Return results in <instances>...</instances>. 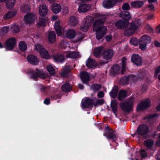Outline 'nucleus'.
Returning a JSON list of instances; mask_svg holds the SVG:
<instances>
[{"label":"nucleus","mask_w":160,"mask_h":160,"mask_svg":"<svg viewBox=\"0 0 160 160\" xmlns=\"http://www.w3.org/2000/svg\"><path fill=\"white\" fill-rule=\"evenodd\" d=\"M102 54L103 58L107 60H110L112 57L113 54V51L111 49L105 50L104 49V51Z\"/></svg>","instance_id":"nucleus-15"},{"label":"nucleus","mask_w":160,"mask_h":160,"mask_svg":"<svg viewBox=\"0 0 160 160\" xmlns=\"http://www.w3.org/2000/svg\"><path fill=\"white\" fill-rule=\"evenodd\" d=\"M30 77L35 80H36L38 77L42 79L47 78L48 75L47 74L44 73L42 70H39L36 69V73L35 72H32L30 73Z\"/></svg>","instance_id":"nucleus-6"},{"label":"nucleus","mask_w":160,"mask_h":160,"mask_svg":"<svg viewBox=\"0 0 160 160\" xmlns=\"http://www.w3.org/2000/svg\"><path fill=\"white\" fill-rule=\"evenodd\" d=\"M122 0H108L105 1L103 2V7L106 8H109L115 6L118 2H121Z\"/></svg>","instance_id":"nucleus-12"},{"label":"nucleus","mask_w":160,"mask_h":160,"mask_svg":"<svg viewBox=\"0 0 160 160\" xmlns=\"http://www.w3.org/2000/svg\"><path fill=\"white\" fill-rule=\"evenodd\" d=\"M104 48L103 47H100L95 48L93 54L94 56L97 58H100L102 53H103Z\"/></svg>","instance_id":"nucleus-23"},{"label":"nucleus","mask_w":160,"mask_h":160,"mask_svg":"<svg viewBox=\"0 0 160 160\" xmlns=\"http://www.w3.org/2000/svg\"><path fill=\"white\" fill-rule=\"evenodd\" d=\"M51 9L54 13H57L60 11L61 8L59 4L54 3L52 5Z\"/></svg>","instance_id":"nucleus-28"},{"label":"nucleus","mask_w":160,"mask_h":160,"mask_svg":"<svg viewBox=\"0 0 160 160\" xmlns=\"http://www.w3.org/2000/svg\"><path fill=\"white\" fill-rule=\"evenodd\" d=\"M104 94L103 92L99 91L97 94V96L98 98H101L104 96Z\"/></svg>","instance_id":"nucleus-58"},{"label":"nucleus","mask_w":160,"mask_h":160,"mask_svg":"<svg viewBox=\"0 0 160 160\" xmlns=\"http://www.w3.org/2000/svg\"><path fill=\"white\" fill-rule=\"evenodd\" d=\"M36 18L35 15L32 14H28L24 17V22L26 24L31 23L33 22Z\"/></svg>","instance_id":"nucleus-14"},{"label":"nucleus","mask_w":160,"mask_h":160,"mask_svg":"<svg viewBox=\"0 0 160 160\" xmlns=\"http://www.w3.org/2000/svg\"><path fill=\"white\" fill-rule=\"evenodd\" d=\"M111 105L113 112L116 115V114L115 113L117 111V101L115 100L112 101L111 102Z\"/></svg>","instance_id":"nucleus-37"},{"label":"nucleus","mask_w":160,"mask_h":160,"mask_svg":"<svg viewBox=\"0 0 160 160\" xmlns=\"http://www.w3.org/2000/svg\"><path fill=\"white\" fill-rule=\"evenodd\" d=\"M46 69L51 75H53L55 73V69L51 65H47Z\"/></svg>","instance_id":"nucleus-42"},{"label":"nucleus","mask_w":160,"mask_h":160,"mask_svg":"<svg viewBox=\"0 0 160 160\" xmlns=\"http://www.w3.org/2000/svg\"><path fill=\"white\" fill-rule=\"evenodd\" d=\"M154 44L157 47H160V43L159 42H158L157 41H155V42H154Z\"/></svg>","instance_id":"nucleus-63"},{"label":"nucleus","mask_w":160,"mask_h":160,"mask_svg":"<svg viewBox=\"0 0 160 160\" xmlns=\"http://www.w3.org/2000/svg\"><path fill=\"white\" fill-rule=\"evenodd\" d=\"M19 48L22 51H25L27 49L26 43L24 42H21L19 44Z\"/></svg>","instance_id":"nucleus-43"},{"label":"nucleus","mask_w":160,"mask_h":160,"mask_svg":"<svg viewBox=\"0 0 160 160\" xmlns=\"http://www.w3.org/2000/svg\"><path fill=\"white\" fill-rule=\"evenodd\" d=\"M92 100L85 98V100L83 99L82 101V108H87L90 105L92 106Z\"/></svg>","instance_id":"nucleus-21"},{"label":"nucleus","mask_w":160,"mask_h":160,"mask_svg":"<svg viewBox=\"0 0 160 160\" xmlns=\"http://www.w3.org/2000/svg\"><path fill=\"white\" fill-rule=\"evenodd\" d=\"M34 50L35 52H39L41 57L46 59H48L50 57V55L48 51L43 48L40 44L35 45Z\"/></svg>","instance_id":"nucleus-5"},{"label":"nucleus","mask_w":160,"mask_h":160,"mask_svg":"<svg viewBox=\"0 0 160 160\" xmlns=\"http://www.w3.org/2000/svg\"><path fill=\"white\" fill-rule=\"evenodd\" d=\"M120 17L123 19V20H128L131 19V17L130 13L128 12H122L120 15Z\"/></svg>","instance_id":"nucleus-27"},{"label":"nucleus","mask_w":160,"mask_h":160,"mask_svg":"<svg viewBox=\"0 0 160 160\" xmlns=\"http://www.w3.org/2000/svg\"><path fill=\"white\" fill-rule=\"evenodd\" d=\"M160 72V65L156 68L155 73V76L156 77L158 74Z\"/></svg>","instance_id":"nucleus-56"},{"label":"nucleus","mask_w":160,"mask_h":160,"mask_svg":"<svg viewBox=\"0 0 160 160\" xmlns=\"http://www.w3.org/2000/svg\"><path fill=\"white\" fill-rule=\"evenodd\" d=\"M80 57L79 53L77 51L68 50L64 52L63 55L55 54L53 56L54 61L55 62H61L65 59V58H77Z\"/></svg>","instance_id":"nucleus-2"},{"label":"nucleus","mask_w":160,"mask_h":160,"mask_svg":"<svg viewBox=\"0 0 160 160\" xmlns=\"http://www.w3.org/2000/svg\"><path fill=\"white\" fill-rule=\"evenodd\" d=\"M129 23V21L127 20H120L117 21L115 23V25L118 29H123L127 27Z\"/></svg>","instance_id":"nucleus-13"},{"label":"nucleus","mask_w":160,"mask_h":160,"mask_svg":"<svg viewBox=\"0 0 160 160\" xmlns=\"http://www.w3.org/2000/svg\"><path fill=\"white\" fill-rule=\"evenodd\" d=\"M106 39L108 42H110L112 39V37L110 35H108L106 37Z\"/></svg>","instance_id":"nucleus-61"},{"label":"nucleus","mask_w":160,"mask_h":160,"mask_svg":"<svg viewBox=\"0 0 160 160\" xmlns=\"http://www.w3.org/2000/svg\"><path fill=\"white\" fill-rule=\"evenodd\" d=\"M118 92V88L117 86H115L110 92V96L113 98H115L117 95Z\"/></svg>","instance_id":"nucleus-32"},{"label":"nucleus","mask_w":160,"mask_h":160,"mask_svg":"<svg viewBox=\"0 0 160 160\" xmlns=\"http://www.w3.org/2000/svg\"><path fill=\"white\" fill-rule=\"evenodd\" d=\"M93 19L92 17L87 16L83 19L80 26V29L84 32H86L92 25Z\"/></svg>","instance_id":"nucleus-4"},{"label":"nucleus","mask_w":160,"mask_h":160,"mask_svg":"<svg viewBox=\"0 0 160 160\" xmlns=\"http://www.w3.org/2000/svg\"><path fill=\"white\" fill-rule=\"evenodd\" d=\"M140 41L143 43L147 44L150 42V37L145 35L142 37L140 39Z\"/></svg>","instance_id":"nucleus-33"},{"label":"nucleus","mask_w":160,"mask_h":160,"mask_svg":"<svg viewBox=\"0 0 160 160\" xmlns=\"http://www.w3.org/2000/svg\"><path fill=\"white\" fill-rule=\"evenodd\" d=\"M126 58L123 57L122 58V69L121 70V73L122 74L123 73L126 68Z\"/></svg>","instance_id":"nucleus-44"},{"label":"nucleus","mask_w":160,"mask_h":160,"mask_svg":"<svg viewBox=\"0 0 160 160\" xmlns=\"http://www.w3.org/2000/svg\"><path fill=\"white\" fill-rule=\"evenodd\" d=\"M96 17L98 19L95 21L93 25V30L96 32V36L97 40L102 39L107 31L105 27L103 26L102 24L105 18V15L97 14Z\"/></svg>","instance_id":"nucleus-1"},{"label":"nucleus","mask_w":160,"mask_h":160,"mask_svg":"<svg viewBox=\"0 0 160 160\" xmlns=\"http://www.w3.org/2000/svg\"><path fill=\"white\" fill-rule=\"evenodd\" d=\"M146 29L149 31L151 32H152V28L151 27L150 25L148 24H147L146 25Z\"/></svg>","instance_id":"nucleus-60"},{"label":"nucleus","mask_w":160,"mask_h":160,"mask_svg":"<svg viewBox=\"0 0 160 160\" xmlns=\"http://www.w3.org/2000/svg\"><path fill=\"white\" fill-rule=\"evenodd\" d=\"M119 70V66L118 65H115L112 68L110 72V73L112 74H115L118 72Z\"/></svg>","instance_id":"nucleus-40"},{"label":"nucleus","mask_w":160,"mask_h":160,"mask_svg":"<svg viewBox=\"0 0 160 160\" xmlns=\"http://www.w3.org/2000/svg\"><path fill=\"white\" fill-rule=\"evenodd\" d=\"M130 42L132 45L134 46H137L138 42V40L135 38H131Z\"/></svg>","instance_id":"nucleus-51"},{"label":"nucleus","mask_w":160,"mask_h":160,"mask_svg":"<svg viewBox=\"0 0 160 160\" xmlns=\"http://www.w3.org/2000/svg\"><path fill=\"white\" fill-rule=\"evenodd\" d=\"M155 31L157 33H160V27L158 26L156 27Z\"/></svg>","instance_id":"nucleus-62"},{"label":"nucleus","mask_w":160,"mask_h":160,"mask_svg":"<svg viewBox=\"0 0 160 160\" xmlns=\"http://www.w3.org/2000/svg\"><path fill=\"white\" fill-rule=\"evenodd\" d=\"M39 13L40 15L42 17L46 16L48 13V9L45 5H40L39 8Z\"/></svg>","instance_id":"nucleus-19"},{"label":"nucleus","mask_w":160,"mask_h":160,"mask_svg":"<svg viewBox=\"0 0 160 160\" xmlns=\"http://www.w3.org/2000/svg\"><path fill=\"white\" fill-rule=\"evenodd\" d=\"M28 61L31 64L36 65L38 62V58L34 55H30L27 57Z\"/></svg>","instance_id":"nucleus-22"},{"label":"nucleus","mask_w":160,"mask_h":160,"mask_svg":"<svg viewBox=\"0 0 160 160\" xmlns=\"http://www.w3.org/2000/svg\"><path fill=\"white\" fill-rule=\"evenodd\" d=\"M101 88V86L99 84H93L91 86V89L94 92L98 91Z\"/></svg>","instance_id":"nucleus-47"},{"label":"nucleus","mask_w":160,"mask_h":160,"mask_svg":"<svg viewBox=\"0 0 160 160\" xmlns=\"http://www.w3.org/2000/svg\"><path fill=\"white\" fill-rule=\"evenodd\" d=\"M86 64L88 68H93L97 65V63L93 59L89 58L86 62Z\"/></svg>","instance_id":"nucleus-24"},{"label":"nucleus","mask_w":160,"mask_h":160,"mask_svg":"<svg viewBox=\"0 0 160 160\" xmlns=\"http://www.w3.org/2000/svg\"><path fill=\"white\" fill-rule=\"evenodd\" d=\"M140 153H141V157L143 158H145L146 157L147 155L145 152V151L143 150H141L140 151Z\"/></svg>","instance_id":"nucleus-57"},{"label":"nucleus","mask_w":160,"mask_h":160,"mask_svg":"<svg viewBox=\"0 0 160 160\" xmlns=\"http://www.w3.org/2000/svg\"><path fill=\"white\" fill-rule=\"evenodd\" d=\"M16 44V42L15 38H11L5 42L4 47L7 50H10L15 46Z\"/></svg>","instance_id":"nucleus-9"},{"label":"nucleus","mask_w":160,"mask_h":160,"mask_svg":"<svg viewBox=\"0 0 160 160\" xmlns=\"http://www.w3.org/2000/svg\"><path fill=\"white\" fill-rule=\"evenodd\" d=\"M160 116L159 114L154 113L147 116L146 117V119H150L154 118H156Z\"/></svg>","instance_id":"nucleus-48"},{"label":"nucleus","mask_w":160,"mask_h":160,"mask_svg":"<svg viewBox=\"0 0 160 160\" xmlns=\"http://www.w3.org/2000/svg\"><path fill=\"white\" fill-rule=\"evenodd\" d=\"M130 8L129 4L127 3H125L122 6V9L124 10H127Z\"/></svg>","instance_id":"nucleus-54"},{"label":"nucleus","mask_w":160,"mask_h":160,"mask_svg":"<svg viewBox=\"0 0 160 160\" xmlns=\"http://www.w3.org/2000/svg\"><path fill=\"white\" fill-rule=\"evenodd\" d=\"M144 2L142 1L132 2L131 3V7L133 8H140L143 4Z\"/></svg>","instance_id":"nucleus-30"},{"label":"nucleus","mask_w":160,"mask_h":160,"mask_svg":"<svg viewBox=\"0 0 160 160\" xmlns=\"http://www.w3.org/2000/svg\"><path fill=\"white\" fill-rule=\"evenodd\" d=\"M137 78L133 75H128L122 78L120 80V82L122 84H127L129 82H132L137 80Z\"/></svg>","instance_id":"nucleus-10"},{"label":"nucleus","mask_w":160,"mask_h":160,"mask_svg":"<svg viewBox=\"0 0 160 160\" xmlns=\"http://www.w3.org/2000/svg\"><path fill=\"white\" fill-rule=\"evenodd\" d=\"M60 22L58 20L55 23L54 28L58 36H60L62 34V29L60 25Z\"/></svg>","instance_id":"nucleus-25"},{"label":"nucleus","mask_w":160,"mask_h":160,"mask_svg":"<svg viewBox=\"0 0 160 160\" xmlns=\"http://www.w3.org/2000/svg\"><path fill=\"white\" fill-rule=\"evenodd\" d=\"M68 68V67L66 66L65 67L63 68V71L61 74L62 76L63 77L66 76L67 73L69 71V70H67V69Z\"/></svg>","instance_id":"nucleus-52"},{"label":"nucleus","mask_w":160,"mask_h":160,"mask_svg":"<svg viewBox=\"0 0 160 160\" xmlns=\"http://www.w3.org/2000/svg\"><path fill=\"white\" fill-rule=\"evenodd\" d=\"M59 46L60 47L62 48H70L68 42H62L59 44Z\"/></svg>","instance_id":"nucleus-45"},{"label":"nucleus","mask_w":160,"mask_h":160,"mask_svg":"<svg viewBox=\"0 0 160 160\" xmlns=\"http://www.w3.org/2000/svg\"><path fill=\"white\" fill-rule=\"evenodd\" d=\"M47 21L46 19L43 18H40L39 22L38 23V27L41 26H44L45 25Z\"/></svg>","instance_id":"nucleus-49"},{"label":"nucleus","mask_w":160,"mask_h":160,"mask_svg":"<svg viewBox=\"0 0 160 160\" xmlns=\"http://www.w3.org/2000/svg\"><path fill=\"white\" fill-rule=\"evenodd\" d=\"M9 29V27L8 26H5L3 27L2 29V32L6 33L7 32Z\"/></svg>","instance_id":"nucleus-59"},{"label":"nucleus","mask_w":160,"mask_h":160,"mask_svg":"<svg viewBox=\"0 0 160 160\" xmlns=\"http://www.w3.org/2000/svg\"><path fill=\"white\" fill-rule=\"evenodd\" d=\"M127 96V92L125 90H121L120 91L118 96V98L120 101L122 100L124 98Z\"/></svg>","instance_id":"nucleus-41"},{"label":"nucleus","mask_w":160,"mask_h":160,"mask_svg":"<svg viewBox=\"0 0 160 160\" xmlns=\"http://www.w3.org/2000/svg\"><path fill=\"white\" fill-rule=\"evenodd\" d=\"M141 24L140 20L139 19H137L134 22L131 23L129 27L125 30L124 34L126 36H129L133 34L140 27Z\"/></svg>","instance_id":"nucleus-3"},{"label":"nucleus","mask_w":160,"mask_h":160,"mask_svg":"<svg viewBox=\"0 0 160 160\" xmlns=\"http://www.w3.org/2000/svg\"><path fill=\"white\" fill-rule=\"evenodd\" d=\"M156 158L157 160H160V152H158L156 155Z\"/></svg>","instance_id":"nucleus-64"},{"label":"nucleus","mask_w":160,"mask_h":160,"mask_svg":"<svg viewBox=\"0 0 160 160\" xmlns=\"http://www.w3.org/2000/svg\"><path fill=\"white\" fill-rule=\"evenodd\" d=\"M71 85L68 83L64 84L62 87V90L65 92H69L71 89Z\"/></svg>","instance_id":"nucleus-39"},{"label":"nucleus","mask_w":160,"mask_h":160,"mask_svg":"<svg viewBox=\"0 0 160 160\" xmlns=\"http://www.w3.org/2000/svg\"><path fill=\"white\" fill-rule=\"evenodd\" d=\"M10 28L12 30L15 32H18L19 30V28L18 26L15 24L12 25L10 26Z\"/></svg>","instance_id":"nucleus-50"},{"label":"nucleus","mask_w":160,"mask_h":160,"mask_svg":"<svg viewBox=\"0 0 160 160\" xmlns=\"http://www.w3.org/2000/svg\"><path fill=\"white\" fill-rule=\"evenodd\" d=\"M92 106L97 107L98 105H101L104 103L103 99L98 100L96 98L92 100Z\"/></svg>","instance_id":"nucleus-31"},{"label":"nucleus","mask_w":160,"mask_h":160,"mask_svg":"<svg viewBox=\"0 0 160 160\" xmlns=\"http://www.w3.org/2000/svg\"><path fill=\"white\" fill-rule=\"evenodd\" d=\"M133 102V98H130L126 102L121 103H120V108L123 111L128 112L131 110Z\"/></svg>","instance_id":"nucleus-7"},{"label":"nucleus","mask_w":160,"mask_h":160,"mask_svg":"<svg viewBox=\"0 0 160 160\" xmlns=\"http://www.w3.org/2000/svg\"><path fill=\"white\" fill-rule=\"evenodd\" d=\"M91 7L89 4H81L79 6L78 10L80 13H83L88 10Z\"/></svg>","instance_id":"nucleus-20"},{"label":"nucleus","mask_w":160,"mask_h":160,"mask_svg":"<svg viewBox=\"0 0 160 160\" xmlns=\"http://www.w3.org/2000/svg\"><path fill=\"white\" fill-rule=\"evenodd\" d=\"M147 44L143 43V44L142 43H141L139 47L142 50H145L146 49V46Z\"/></svg>","instance_id":"nucleus-55"},{"label":"nucleus","mask_w":160,"mask_h":160,"mask_svg":"<svg viewBox=\"0 0 160 160\" xmlns=\"http://www.w3.org/2000/svg\"><path fill=\"white\" fill-rule=\"evenodd\" d=\"M80 78L83 83L87 84L89 80V74L87 72L83 71L81 72L80 74Z\"/></svg>","instance_id":"nucleus-18"},{"label":"nucleus","mask_w":160,"mask_h":160,"mask_svg":"<svg viewBox=\"0 0 160 160\" xmlns=\"http://www.w3.org/2000/svg\"><path fill=\"white\" fill-rule=\"evenodd\" d=\"M149 131V128L146 125H142L138 127L135 133L139 135L144 136L146 135Z\"/></svg>","instance_id":"nucleus-8"},{"label":"nucleus","mask_w":160,"mask_h":160,"mask_svg":"<svg viewBox=\"0 0 160 160\" xmlns=\"http://www.w3.org/2000/svg\"><path fill=\"white\" fill-rule=\"evenodd\" d=\"M150 100L149 99H147L139 103L137 106V110L138 111H141L150 105Z\"/></svg>","instance_id":"nucleus-11"},{"label":"nucleus","mask_w":160,"mask_h":160,"mask_svg":"<svg viewBox=\"0 0 160 160\" xmlns=\"http://www.w3.org/2000/svg\"><path fill=\"white\" fill-rule=\"evenodd\" d=\"M78 21L76 18L74 16H71L69 19V24L72 26H74L78 23Z\"/></svg>","instance_id":"nucleus-35"},{"label":"nucleus","mask_w":160,"mask_h":160,"mask_svg":"<svg viewBox=\"0 0 160 160\" xmlns=\"http://www.w3.org/2000/svg\"><path fill=\"white\" fill-rule=\"evenodd\" d=\"M75 35V31L72 29L68 30L66 32L67 37L70 39H72L74 38Z\"/></svg>","instance_id":"nucleus-29"},{"label":"nucleus","mask_w":160,"mask_h":160,"mask_svg":"<svg viewBox=\"0 0 160 160\" xmlns=\"http://www.w3.org/2000/svg\"><path fill=\"white\" fill-rule=\"evenodd\" d=\"M15 3V0H6V5L7 8H12Z\"/></svg>","instance_id":"nucleus-36"},{"label":"nucleus","mask_w":160,"mask_h":160,"mask_svg":"<svg viewBox=\"0 0 160 160\" xmlns=\"http://www.w3.org/2000/svg\"><path fill=\"white\" fill-rule=\"evenodd\" d=\"M104 135L109 140L114 139L116 138L115 132L109 128L106 129Z\"/></svg>","instance_id":"nucleus-16"},{"label":"nucleus","mask_w":160,"mask_h":160,"mask_svg":"<svg viewBox=\"0 0 160 160\" xmlns=\"http://www.w3.org/2000/svg\"><path fill=\"white\" fill-rule=\"evenodd\" d=\"M84 36L81 33H80L79 34L77 35L76 37L78 38L75 40L76 42H78L80 40L84 38Z\"/></svg>","instance_id":"nucleus-53"},{"label":"nucleus","mask_w":160,"mask_h":160,"mask_svg":"<svg viewBox=\"0 0 160 160\" xmlns=\"http://www.w3.org/2000/svg\"><path fill=\"white\" fill-rule=\"evenodd\" d=\"M144 144L147 147L149 148L153 146L154 144V141L151 139H148L144 141Z\"/></svg>","instance_id":"nucleus-38"},{"label":"nucleus","mask_w":160,"mask_h":160,"mask_svg":"<svg viewBox=\"0 0 160 160\" xmlns=\"http://www.w3.org/2000/svg\"><path fill=\"white\" fill-rule=\"evenodd\" d=\"M132 62L135 65L138 66L141 65L142 60L140 56L138 54H133L131 57Z\"/></svg>","instance_id":"nucleus-17"},{"label":"nucleus","mask_w":160,"mask_h":160,"mask_svg":"<svg viewBox=\"0 0 160 160\" xmlns=\"http://www.w3.org/2000/svg\"><path fill=\"white\" fill-rule=\"evenodd\" d=\"M56 38V33L54 31L50 32L48 34V39L49 42L51 43H53Z\"/></svg>","instance_id":"nucleus-26"},{"label":"nucleus","mask_w":160,"mask_h":160,"mask_svg":"<svg viewBox=\"0 0 160 160\" xmlns=\"http://www.w3.org/2000/svg\"><path fill=\"white\" fill-rule=\"evenodd\" d=\"M16 13L15 10L12 11L8 12L4 17V19H8L11 18L14 16Z\"/></svg>","instance_id":"nucleus-34"},{"label":"nucleus","mask_w":160,"mask_h":160,"mask_svg":"<svg viewBox=\"0 0 160 160\" xmlns=\"http://www.w3.org/2000/svg\"><path fill=\"white\" fill-rule=\"evenodd\" d=\"M30 9V7L28 5H23L21 7V10L23 12H28L29 11Z\"/></svg>","instance_id":"nucleus-46"}]
</instances>
